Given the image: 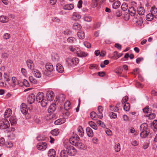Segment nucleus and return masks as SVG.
<instances>
[{
  "label": "nucleus",
  "instance_id": "f257e3e1",
  "mask_svg": "<svg viewBox=\"0 0 157 157\" xmlns=\"http://www.w3.org/2000/svg\"><path fill=\"white\" fill-rule=\"evenodd\" d=\"M44 94L41 92H39L37 94L36 100L39 102H41V105L43 107H45L48 103V101L44 99Z\"/></svg>",
  "mask_w": 157,
  "mask_h": 157
},
{
  "label": "nucleus",
  "instance_id": "f03ea898",
  "mask_svg": "<svg viewBox=\"0 0 157 157\" xmlns=\"http://www.w3.org/2000/svg\"><path fill=\"white\" fill-rule=\"evenodd\" d=\"M68 143L75 147H80L83 146L79 138L77 136L71 137L69 139Z\"/></svg>",
  "mask_w": 157,
  "mask_h": 157
},
{
  "label": "nucleus",
  "instance_id": "7ed1b4c3",
  "mask_svg": "<svg viewBox=\"0 0 157 157\" xmlns=\"http://www.w3.org/2000/svg\"><path fill=\"white\" fill-rule=\"evenodd\" d=\"M53 66L52 64L47 63L45 66L44 73L45 75L48 76L50 75L51 72L53 71Z\"/></svg>",
  "mask_w": 157,
  "mask_h": 157
},
{
  "label": "nucleus",
  "instance_id": "20e7f679",
  "mask_svg": "<svg viewBox=\"0 0 157 157\" xmlns=\"http://www.w3.org/2000/svg\"><path fill=\"white\" fill-rule=\"evenodd\" d=\"M10 126L9 121L4 119L0 120V128L3 129L7 128Z\"/></svg>",
  "mask_w": 157,
  "mask_h": 157
},
{
  "label": "nucleus",
  "instance_id": "39448f33",
  "mask_svg": "<svg viewBox=\"0 0 157 157\" xmlns=\"http://www.w3.org/2000/svg\"><path fill=\"white\" fill-rule=\"evenodd\" d=\"M54 97V93L52 91L49 90L46 93L45 98L47 99L48 101H51L53 100Z\"/></svg>",
  "mask_w": 157,
  "mask_h": 157
},
{
  "label": "nucleus",
  "instance_id": "423d86ee",
  "mask_svg": "<svg viewBox=\"0 0 157 157\" xmlns=\"http://www.w3.org/2000/svg\"><path fill=\"white\" fill-rule=\"evenodd\" d=\"M133 20L135 21L136 24L138 25L141 26L143 23V19L141 17H134Z\"/></svg>",
  "mask_w": 157,
  "mask_h": 157
},
{
  "label": "nucleus",
  "instance_id": "0eeeda50",
  "mask_svg": "<svg viewBox=\"0 0 157 157\" xmlns=\"http://www.w3.org/2000/svg\"><path fill=\"white\" fill-rule=\"evenodd\" d=\"M81 17V15L76 12H73L71 16V18L74 21H77L80 19Z\"/></svg>",
  "mask_w": 157,
  "mask_h": 157
},
{
  "label": "nucleus",
  "instance_id": "6e6552de",
  "mask_svg": "<svg viewBox=\"0 0 157 157\" xmlns=\"http://www.w3.org/2000/svg\"><path fill=\"white\" fill-rule=\"evenodd\" d=\"M67 150L68 154L71 156L75 155L77 152L75 148H67Z\"/></svg>",
  "mask_w": 157,
  "mask_h": 157
},
{
  "label": "nucleus",
  "instance_id": "1a4fd4ad",
  "mask_svg": "<svg viewBox=\"0 0 157 157\" xmlns=\"http://www.w3.org/2000/svg\"><path fill=\"white\" fill-rule=\"evenodd\" d=\"M76 55L78 57H85L87 56L88 55V54L87 52L81 51L79 48Z\"/></svg>",
  "mask_w": 157,
  "mask_h": 157
},
{
  "label": "nucleus",
  "instance_id": "9d476101",
  "mask_svg": "<svg viewBox=\"0 0 157 157\" xmlns=\"http://www.w3.org/2000/svg\"><path fill=\"white\" fill-rule=\"evenodd\" d=\"M21 113L24 114H27L28 111V109L27 105L24 103H22L21 105Z\"/></svg>",
  "mask_w": 157,
  "mask_h": 157
},
{
  "label": "nucleus",
  "instance_id": "9b49d317",
  "mask_svg": "<svg viewBox=\"0 0 157 157\" xmlns=\"http://www.w3.org/2000/svg\"><path fill=\"white\" fill-rule=\"evenodd\" d=\"M35 100V96L33 94H31L29 95L28 98V103L30 104L33 103Z\"/></svg>",
  "mask_w": 157,
  "mask_h": 157
},
{
  "label": "nucleus",
  "instance_id": "f8f14e48",
  "mask_svg": "<svg viewBox=\"0 0 157 157\" xmlns=\"http://www.w3.org/2000/svg\"><path fill=\"white\" fill-rule=\"evenodd\" d=\"M98 117L99 118L101 119L103 117L102 114V112L103 110V107L101 105L98 106Z\"/></svg>",
  "mask_w": 157,
  "mask_h": 157
},
{
  "label": "nucleus",
  "instance_id": "ddd939ff",
  "mask_svg": "<svg viewBox=\"0 0 157 157\" xmlns=\"http://www.w3.org/2000/svg\"><path fill=\"white\" fill-rule=\"evenodd\" d=\"M68 48L71 51L74 52L76 54L79 50V48L75 46L70 45L69 46Z\"/></svg>",
  "mask_w": 157,
  "mask_h": 157
},
{
  "label": "nucleus",
  "instance_id": "4468645a",
  "mask_svg": "<svg viewBox=\"0 0 157 157\" xmlns=\"http://www.w3.org/2000/svg\"><path fill=\"white\" fill-rule=\"evenodd\" d=\"M26 63L28 68L32 70L34 69V65L32 60H28L27 61Z\"/></svg>",
  "mask_w": 157,
  "mask_h": 157
},
{
  "label": "nucleus",
  "instance_id": "2eb2a0df",
  "mask_svg": "<svg viewBox=\"0 0 157 157\" xmlns=\"http://www.w3.org/2000/svg\"><path fill=\"white\" fill-rule=\"evenodd\" d=\"M74 7V6L73 4H69L64 5L63 9L65 10H70L73 9Z\"/></svg>",
  "mask_w": 157,
  "mask_h": 157
},
{
  "label": "nucleus",
  "instance_id": "dca6fc26",
  "mask_svg": "<svg viewBox=\"0 0 157 157\" xmlns=\"http://www.w3.org/2000/svg\"><path fill=\"white\" fill-rule=\"evenodd\" d=\"M151 13L154 16L155 18H157V8L155 6H152L151 9Z\"/></svg>",
  "mask_w": 157,
  "mask_h": 157
},
{
  "label": "nucleus",
  "instance_id": "f3484780",
  "mask_svg": "<svg viewBox=\"0 0 157 157\" xmlns=\"http://www.w3.org/2000/svg\"><path fill=\"white\" fill-rule=\"evenodd\" d=\"M56 108V105L55 104H52L50 105L48 109V111L49 113L53 112Z\"/></svg>",
  "mask_w": 157,
  "mask_h": 157
},
{
  "label": "nucleus",
  "instance_id": "a211bd4d",
  "mask_svg": "<svg viewBox=\"0 0 157 157\" xmlns=\"http://www.w3.org/2000/svg\"><path fill=\"white\" fill-rule=\"evenodd\" d=\"M56 69L57 71L59 73H62L64 71V68L61 64L58 63L56 65Z\"/></svg>",
  "mask_w": 157,
  "mask_h": 157
},
{
  "label": "nucleus",
  "instance_id": "6ab92c4d",
  "mask_svg": "<svg viewBox=\"0 0 157 157\" xmlns=\"http://www.w3.org/2000/svg\"><path fill=\"white\" fill-rule=\"evenodd\" d=\"M33 70V73L35 77L38 78H39L41 77V74L39 71L35 69Z\"/></svg>",
  "mask_w": 157,
  "mask_h": 157
},
{
  "label": "nucleus",
  "instance_id": "aec40b11",
  "mask_svg": "<svg viewBox=\"0 0 157 157\" xmlns=\"http://www.w3.org/2000/svg\"><path fill=\"white\" fill-rule=\"evenodd\" d=\"M137 11L138 14L141 15H144L145 12L144 8L141 6L138 7L137 8Z\"/></svg>",
  "mask_w": 157,
  "mask_h": 157
},
{
  "label": "nucleus",
  "instance_id": "412c9836",
  "mask_svg": "<svg viewBox=\"0 0 157 157\" xmlns=\"http://www.w3.org/2000/svg\"><path fill=\"white\" fill-rule=\"evenodd\" d=\"M52 59L54 62H57L59 59V57L57 53H54L52 55Z\"/></svg>",
  "mask_w": 157,
  "mask_h": 157
},
{
  "label": "nucleus",
  "instance_id": "4be33fe9",
  "mask_svg": "<svg viewBox=\"0 0 157 157\" xmlns=\"http://www.w3.org/2000/svg\"><path fill=\"white\" fill-rule=\"evenodd\" d=\"M12 114V111L10 109H7L5 112L4 116L6 118L10 117Z\"/></svg>",
  "mask_w": 157,
  "mask_h": 157
},
{
  "label": "nucleus",
  "instance_id": "5701e85b",
  "mask_svg": "<svg viewBox=\"0 0 157 157\" xmlns=\"http://www.w3.org/2000/svg\"><path fill=\"white\" fill-rule=\"evenodd\" d=\"M128 12L132 16H134L136 13V10L132 6L130 7L128 9Z\"/></svg>",
  "mask_w": 157,
  "mask_h": 157
},
{
  "label": "nucleus",
  "instance_id": "b1692460",
  "mask_svg": "<svg viewBox=\"0 0 157 157\" xmlns=\"http://www.w3.org/2000/svg\"><path fill=\"white\" fill-rule=\"evenodd\" d=\"M86 132L89 137H92L93 136V132L92 129L90 127H87L86 128Z\"/></svg>",
  "mask_w": 157,
  "mask_h": 157
},
{
  "label": "nucleus",
  "instance_id": "393cba45",
  "mask_svg": "<svg viewBox=\"0 0 157 157\" xmlns=\"http://www.w3.org/2000/svg\"><path fill=\"white\" fill-rule=\"evenodd\" d=\"M9 21V18L7 17L2 15L0 16V21L2 23H7Z\"/></svg>",
  "mask_w": 157,
  "mask_h": 157
},
{
  "label": "nucleus",
  "instance_id": "a878e982",
  "mask_svg": "<svg viewBox=\"0 0 157 157\" xmlns=\"http://www.w3.org/2000/svg\"><path fill=\"white\" fill-rule=\"evenodd\" d=\"M48 154L50 157H54L56 155V151L55 149H52L49 151Z\"/></svg>",
  "mask_w": 157,
  "mask_h": 157
},
{
  "label": "nucleus",
  "instance_id": "bb28decb",
  "mask_svg": "<svg viewBox=\"0 0 157 157\" xmlns=\"http://www.w3.org/2000/svg\"><path fill=\"white\" fill-rule=\"evenodd\" d=\"M66 121V120L63 118H61L56 120L54 123L56 125L61 124L64 123Z\"/></svg>",
  "mask_w": 157,
  "mask_h": 157
},
{
  "label": "nucleus",
  "instance_id": "cd10ccee",
  "mask_svg": "<svg viewBox=\"0 0 157 157\" xmlns=\"http://www.w3.org/2000/svg\"><path fill=\"white\" fill-rule=\"evenodd\" d=\"M121 5V2L119 1H116L112 5V7L115 9H117Z\"/></svg>",
  "mask_w": 157,
  "mask_h": 157
},
{
  "label": "nucleus",
  "instance_id": "c85d7f7f",
  "mask_svg": "<svg viewBox=\"0 0 157 157\" xmlns=\"http://www.w3.org/2000/svg\"><path fill=\"white\" fill-rule=\"evenodd\" d=\"M81 28L82 26L81 25L77 23H75L73 25V28L75 30H79Z\"/></svg>",
  "mask_w": 157,
  "mask_h": 157
},
{
  "label": "nucleus",
  "instance_id": "c756f323",
  "mask_svg": "<svg viewBox=\"0 0 157 157\" xmlns=\"http://www.w3.org/2000/svg\"><path fill=\"white\" fill-rule=\"evenodd\" d=\"M37 140L38 141L45 140H47V138L44 135H40L36 137Z\"/></svg>",
  "mask_w": 157,
  "mask_h": 157
},
{
  "label": "nucleus",
  "instance_id": "7c9ffc66",
  "mask_svg": "<svg viewBox=\"0 0 157 157\" xmlns=\"http://www.w3.org/2000/svg\"><path fill=\"white\" fill-rule=\"evenodd\" d=\"M147 127L148 125L147 123H143L140 126V131H146Z\"/></svg>",
  "mask_w": 157,
  "mask_h": 157
},
{
  "label": "nucleus",
  "instance_id": "2f4dec72",
  "mask_svg": "<svg viewBox=\"0 0 157 157\" xmlns=\"http://www.w3.org/2000/svg\"><path fill=\"white\" fill-rule=\"evenodd\" d=\"M122 55V54L120 53L118 54L117 51H115L113 53V56L111 57L112 58L117 59Z\"/></svg>",
  "mask_w": 157,
  "mask_h": 157
},
{
  "label": "nucleus",
  "instance_id": "473e14b6",
  "mask_svg": "<svg viewBox=\"0 0 157 157\" xmlns=\"http://www.w3.org/2000/svg\"><path fill=\"white\" fill-rule=\"evenodd\" d=\"M89 125L93 129L95 130H97L98 129V127L96 124L94 122L90 121L89 122Z\"/></svg>",
  "mask_w": 157,
  "mask_h": 157
},
{
  "label": "nucleus",
  "instance_id": "72a5a7b5",
  "mask_svg": "<svg viewBox=\"0 0 157 157\" xmlns=\"http://www.w3.org/2000/svg\"><path fill=\"white\" fill-rule=\"evenodd\" d=\"M77 35L79 39H83L85 37V34L83 32L81 31L77 33Z\"/></svg>",
  "mask_w": 157,
  "mask_h": 157
},
{
  "label": "nucleus",
  "instance_id": "f704fd0d",
  "mask_svg": "<svg viewBox=\"0 0 157 157\" xmlns=\"http://www.w3.org/2000/svg\"><path fill=\"white\" fill-rule=\"evenodd\" d=\"M90 117L93 120H96L98 117V115L96 113L94 112H92L90 113Z\"/></svg>",
  "mask_w": 157,
  "mask_h": 157
},
{
  "label": "nucleus",
  "instance_id": "c9c22d12",
  "mask_svg": "<svg viewBox=\"0 0 157 157\" xmlns=\"http://www.w3.org/2000/svg\"><path fill=\"white\" fill-rule=\"evenodd\" d=\"M9 120L10 122L11 125H13L14 124L16 123L17 121L16 117L13 116L10 117Z\"/></svg>",
  "mask_w": 157,
  "mask_h": 157
},
{
  "label": "nucleus",
  "instance_id": "e433bc0d",
  "mask_svg": "<svg viewBox=\"0 0 157 157\" xmlns=\"http://www.w3.org/2000/svg\"><path fill=\"white\" fill-rule=\"evenodd\" d=\"M154 17V16L151 13L146 15V18L147 21H151L153 19Z\"/></svg>",
  "mask_w": 157,
  "mask_h": 157
},
{
  "label": "nucleus",
  "instance_id": "4c0bfd02",
  "mask_svg": "<svg viewBox=\"0 0 157 157\" xmlns=\"http://www.w3.org/2000/svg\"><path fill=\"white\" fill-rule=\"evenodd\" d=\"M76 38L74 37H69L67 39V42L71 43H73L76 42Z\"/></svg>",
  "mask_w": 157,
  "mask_h": 157
},
{
  "label": "nucleus",
  "instance_id": "58836bf2",
  "mask_svg": "<svg viewBox=\"0 0 157 157\" xmlns=\"http://www.w3.org/2000/svg\"><path fill=\"white\" fill-rule=\"evenodd\" d=\"M78 131L79 133V135L80 136H82L84 135V131L81 126H79L78 127Z\"/></svg>",
  "mask_w": 157,
  "mask_h": 157
},
{
  "label": "nucleus",
  "instance_id": "ea45409f",
  "mask_svg": "<svg viewBox=\"0 0 157 157\" xmlns=\"http://www.w3.org/2000/svg\"><path fill=\"white\" fill-rule=\"evenodd\" d=\"M63 118H64L65 119L66 118H67L70 115V113L67 111H66L63 112Z\"/></svg>",
  "mask_w": 157,
  "mask_h": 157
},
{
  "label": "nucleus",
  "instance_id": "a19ab883",
  "mask_svg": "<svg viewBox=\"0 0 157 157\" xmlns=\"http://www.w3.org/2000/svg\"><path fill=\"white\" fill-rule=\"evenodd\" d=\"M130 105L129 103L128 102L124 103V110L126 111H128L130 109Z\"/></svg>",
  "mask_w": 157,
  "mask_h": 157
},
{
  "label": "nucleus",
  "instance_id": "79ce46f5",
  "mask_svg": "<svg viewBox=\"0 0 157 157\" xmlns=\"http://www.w3.org/2000/svg\"><path fill=\"white\" fill-rule=\"evenodd\" d=\"M51 133L54 136H56L59 134V130L57 128H56L51 131Z\"/></svg>",
  "mask_w": 157,
  "mask_h": 157
},
{
  "label": "nucleus",
  "instance_id": "37998d69",
  "mask_svg": "<svg viewBox=\"0 0 157 157\" xmlns=\"http://www.w3.org/2000/svg\"><path fill=\"white\" fill-rule=\"evenodd\" d=\"M29 79L30 82L34 84H37V80L32 76H30L29 77Z\"/></svg>",
  "mask_w": 157,
  "mask_h": 157
},
{
  "label": "nucleus",
  "instance_id": "c03bdc74",
  "mask_svg": "<svg viewBox=\"0 0 157 157\" xmlns=\"http://www.w3.org/2000/svg\"><path fill=\"white\" fill-rule=\"evenodd\" d=\"M67 150H63L61 151L60 153L61 157H67Z\"/></svg>",
  "mask_w": 157,
  "mask_h": 157
},
{
  "label": "nucleus",
  "instance_id": "a18cd8bd",
  "mask_svg": "<svg viewBox=\"0 0 157 157\" xmlns=\"http://www.w3.org/2000/svg\"><path fill=\"white\" fill-rule=\"evenodd\" d=\"M70 105L71 103L70 102L68 101H66L64 103V106L65 109L67 110L70 109Z\"/></svg>",
  "mask_w": 157,
  "mask_h": 157
},
{
  "label": "nucleus",
  "instance_id": "49530a36",
  "mask_svg": "<svg viewBox=\"0 0 157 157\" xmlns=\"http://www.w3.org/2000/svg\"><path fill=\"white\" fill-rule=\"evenodd\" d=\"M83 19L84 21L87 22H90L92 21L91 17L87 15H84L83 17Z\"/></svg>",
  "mask_w": 157,
  "mask_h": 157
},
{
  "label": "nucleus",
  "instance_id": "de8ad7c7",
  "mask_svg": "<svg viewBox=\"0 0 157 157\" xmlns=\"http://www.w3.org/2000/svg\"><path fill=\"white\" fill-rule=\"evenodd\" d=\"M121 8L122 10L125 11L127 10L128 9V6L127 4L124 3L121 5Z\"/></svg>",
  "mask_w": 157,
  "mask_h": 157
},
{
  "label": "nucleus",
  "instance_id": "09e8293b",
  "mask_svg": "<svg viewBox=\"0 0 157 157\" xmlns=\"http://www.w3.org/2000/svg\"><path fill=\"white\" fill-rule=\"evenodd\" d=\"M66 62L67 64L69 66H72V58H68L66 59Z\"/></svg>",
  "mask_w": 157,
  "mask_h": 157
},
{
  "label": "nucleus",
  "instance_id": "8fccbe9b",
  "mask_svg": "<svg viewBox=\"0 0 157 157\" xmlns=\"http://www.w3.org/2000/svg\"><path fill=\"white\" fill-rule=\"evenodd\" d=\"M140 135L142 138H146L147 136V133L146 131H141Z\"/></svg>",
  "mask_w": 157,
  "mask_h": 157
},
{
  "label": "nucleus",
  "instance_id": "3c124183",
  "mask_svg": "<svg viewBox=\"0 0 157 157\" xmlns=\"http://www.w3.org/2000/svg\"><path fill=\"white\" fill-rule=\"evenodd\" d=\"M47 146V144L45 142H41L37 144V147H44Z\"/></svg>",
  "mask_w": 157,
  "mask_h": 157
},
{
  "label": "nucleus",
  "instance_id": "603ef678",
  "mask_svg": "<svg viewBox=\"0 0 157 157\" xmlns=\"http://www.w3.org/2000/svg\"><path fill=\"white\" fill-rule=\"evenodd\" d=\"M79 59L76 57L74 58H72V66L74 65H77L79 62Z\"/></svg>",
  "mask_w": 157,
  "mask_h": 157
},
{
  "label": "nucleus",
  "instance_id": "864d4df0",
  "mask_svg": "<svg viewBox=\"0 0 157 157\" xmlns=\"http://www.w3.org/2000/svg\"><path fill=\"white\" fill-rule=\"evenodd\" d=\"M12 80L13 82V83L14 85H18L19 83L17 79L14 77H13L12 78Z\"/></svg>",
  "mask_w": 157,
  "mask_h": 157
},
{
  "label": "nucleus",
  "instance_id": "5fc2aeb1",
  "mask_svg": "<svg viewBox=\"0 0 157 157\" xmlns=\"http://www.w3.org/2000/svg\"><path fill=\"white\" fill-rule=\"evenodd\" d=\"M4 78L5 81L6 82H9L10 80V77L6 74H4Z\"/></svg>",
  "mask_w": 157,
  "mask_h": 157
},
{
  "label": "nucleus",
  "instance_id": "6e6d98bb",
  "mask_svg": "<svg viewBox=\"0 0 157 157\" xmlns=\"http://www.w3.org/2000/svg\"><path fill=\"white\" fill-rule=\"evenodd\" d=\"M23 84L24 86L26 87H29L30 84L27 80L25 79H24L23 81Z\"/></svg>",
  "mask_w": 157,
  "mask_h": 157
},
{
  "label": "nucleus",
  "instance_id": "4d7b16f0",
  "mask_svg": "<svg viewBox=\"0 0 157 157\" xmlns=\"http://www.w3.org/2000/svg\"><path fill=\"white\" fill-rule=\"evenodd\" d=\"M109 116L111 118L115 119L117 117V114L115 113L111 112L109 114Z\"/></svg>",
  "mask_w": 157,
  "mask_h": 157
},
{
  "label": "nucleus",
  "instance_id": "13d9d810",
  "mask_svg": "<svg viewBox=\"0 0 157 157\" xmlns=\"http://www.w3.org/2000/svg\"><path fill=\"white\" fill-rule=\"evenodd\" d=\"M5 144V140L4 139L3 137L0 138V146L2 147Z\"/></svg>",
  "mask_w": 157,
  "mask_h": 157
},
{
  "label": "nucleus",
  "instance_id": "bf43d9fd",
  "mask_svg": "<svg viewBox=\"0 0 157 157\" xmlns=\"http://www.w3.org/2000/svg\"><path fill=\"white\" fill-rule=\"evenodd\" d=\"M10 37V35L8 33H5L3 36V38L4 39L7 40L9 39Z\"/></svg>",
  "mask_w": 157,
  "mask_h": 157
},
{
  "label": "nucleus",
  "instance_id": "052dcab7",
  "mask_svg": "<svg viewBox=\"0 0 157 157\" xmlns=\"http://www.w3.org/2000/svg\"><path fill=\"white\" fill-rule=\"evenodd\" d=\"M98 124L103 128L105 127V125L104 123L100 120H98L97 121Z\"/></svg>",
  "mask_w": 157,
  "mask_h": 157
},
{
  "label": "nucleus",
  "instance_id": "680f3d73",
  "mask_svg": "<svg viewBox=\"0 0 157 157\" xmlns=\"http://www.w3.org/2000/svg\"><path fill=\"white\" fill-rule=\"evenodd\" d=\"M128 97L126 96H124L122 99V103L123 104L124 103L128 101Z\"/></svg>",
  "mask_w": 157,
  "mask_h": 157
},
{
  "label": "nucleus",
  "instance_id": "e2e57ef3",
  "mask_svg": "<svg viewBox=\"0 0 157 157\" xmlns=\"http://www.w3.org/2000/svg\"><path fill=\"white\" fill-rule=\"evenodd\" d=\"M84 45L88 48H90L91 47L90 44L87 41L85 42L84 43Z\"/></svg>",
  "mask_w": 157,
  "mask_h": 157
},
{
  "label": "nucleus",
  "instance_id": "0e129e2a",
  "mask_svg": "<svg viewBox=\"0 0 157 157\" xmlns=\"http://www.w3.org/2000/svg\"><path fill=\"white\" fill-rule=\"evenodd\" d=\"M106 133L109 136H110L112 134V132L108 128H106L105 130Z\"/></svg>",
  "mask_w": 157,
  "mask_h": 157
},
{
  "label": "nucleus",
  "instance_id": "69168bd1",
  "mask_svg": "<svg viewBox=\"0 0 157 157\" xmlns=\"http://www.w3.org/2000/svg\"><path fill=\"white\" fill-rule=\"evenodd\" d=\"M149 107L148 106H146L145 108L143 109V111L144 113H147L149 110Z\"/></svg>",
  "mask_w": 157,
  "mask_h": 157
},
{
  "label": "nucleus",
  "instance_id": "338daca9",
  "mask_svg": "<svg viewBox=\"0 0 157 157\" xmlns=\"http://www.w3.org/2000/svg\"><path fill=\"white\" fill-rule=\"evenodd\" d=\"M21 72L22 74L25 76L27 75V73L26 70L24 68H22L21 69Z\"/></svg>",
  "mask_w": 157,
  "mask_h": 157
},
{
  "label": "nucleus",
  "instance_id": "774afa93",
  "mask_svg": "<svg viewBox=\"0 0 157 157\" xmlns=\"http://www.w3.org/2000/svg\"><path fill=\"white\" fill-rule=\"evenodd\" d=\"M148 117L150 119H152L155 118V113H152L149 114Z\"/></svg>",
  "mask_w": 157,
  "mask_h": 157
}]
</instances>
